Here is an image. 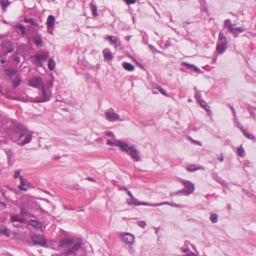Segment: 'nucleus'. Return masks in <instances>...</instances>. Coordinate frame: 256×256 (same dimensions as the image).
Returning a JSON list of instances; mask_svg holds the SVG:
<instances>
[{
	"mask_svg": "<svg viewBox=\"0 0 256 256\" xmlns=\"http://www.w3.org/2000/svg\"><path fill=\"white\" fill-rule=\"evenodd\" d=\"M228 30L230 32L232 33L234 36H236V28H234L233 26V25L232 24L231 26L228 28Z\"/></svg>",
	"mask_w": 256,
	"mask_h": 256,
	"instance_id": "nucleus-46",
	"label": "nucleus"
},
{
	"mask_svg": "<svg viewBox=\"0 0 256 256\" xmlns=\"http://www.w3.org/2000/svg\"><path fill=\"white\" fill-rule=\"evenodd\" d=\"M127 4H132L136 2V0H124Z\"/></svg>",
	"mask_w": 256,
	"mask_h": 256,
	"instance_id": "nucleus-50",
	"label": "nucleus"
},
{
	"mask_svg": "<svg viewBox=\"0 0 256 256\" xmlns=\"http://www.w3.org/2000/svg\"><path fill=\"white\" fill-rule=\"evenodd\" d=\"M128 192V195L131 198H132V197H134L133 195L132 194V192L130 191V190H128L126 191Z\"/></svg>",
	"mask_w": 256,
	"mask_h": 256,
	"instance_id": "nucleus-59",
	"label": "nucleus"
},
{
	"mask_svg": "<svg viewBox=\"0 0 256 256\" xmlns=\"http://www.w3.org/2000/svg\"><path fill=\"white\" fill-rule=\"evenodd\" d=\"M119 238H121L122 242L130 246L132 245L135 239L134 236L130 232H121L119 234Z\"/></svg>",
	"mask_w": 256,
	"mask_h": 256,
	"instance_id": "nucleus-3",
	"label": "nucleus"
},
{
	"mask_svg": "<svg viewBox=\"0 0 256 256\" xmlns=\"http://www.w3.org/2000/svg\"><path fill=\"white\" fill-rule=\"evenodd\" d=\"M6 62V60L5 58H2L0 60L1 64H4Z\"/></svg>",
	"mask_w": 256,
	"mask_h": 256,
	"instance_id": "nucleus-64",
	"label": "nucleus"
},
{
	"mask_svg": "<svg viewBox=\"0 0 256 256\" xmlns=\"http://www.w3.org/2000/svg\"><path fill=\"white\" fill-rule=\"evenodd\" d=\"M0 233L5 235L8 237L10 236V233L8 229L4 226L0 227Z\"/></svg>",
	"mask_w": 256,
	"mask_h": 256,
	"instance_id": "nucleus-31",
	"label": "nucleus"
},
{
	"mask_svg": "<svg viewBox=\"0 0 256 256\" xmlns=\"http://www.w3.org/2000/svg\"><path fill=\"white\" fill-rule=\"evenodd\" d=\"M105 115L106 120L111 122L118 120L120 117L113 110L106 112Z\"/></svg>",
	"mask_w": 256,
	"mask_h": 256,
	"instance_id": "nucleus-9",
	"label": "nucleus"
},
{
	"mask_svg": "<svg viewBox=\"0 0 256 256\" xmlns=\"http://www.w3.org/2000/svg\"><path fill=\"white\" fill-rule=\"evenodd\" d=\"M235 30H236V36H236L239 33H241L244 31V29H243L242 28H240V27L236 28Z\"/></svg>",
	"mask_w": 256,
	"mask_h": 256,
	"instance_id": "nucleus-42",
	"label": "nucleus"
},
{
	"mask_svg": "<svg viewBox=\"0 0 256 256\" xmlns=\"http://www.w3.org/2000/svg\"><path fill=\"white\" fill-rule=\"evenodd\" d=\"M128 202L129 205L134 204V206H140V203L137 199L132 197L130 200H128Z\"/></svg>",
	"mask_w": 256,
	"mask_h": 256,
	"instance_id": "nucleus-30",
	"label": "nucleus"
},
{
	"mask_svg": "<svg viewBox=\"0 0 256 256\" xmlns=\"http://www.w3.org/2000/svg\"><path fill=\"white\" fill-rule=\"evenodd\" d=\"M82 244V241H79L78 242L74 244L72 248L67 250L66 253V256H68L70 254H75L76 252L81 248Z\"/></svg>",
	"mask_w": 256,
	"mask_h": 256,
	"instance_id": "nucleus-8",
	"label": "nucleus"
},
{
	"mask_svg": "<svg viewBox=\"0 0 256 256\" xmlns=\"http://www.w3.org/2000/svg\"><path fill=\"white\" fill-rule=\"evenodd\" d=\"M186 170L188 172H194L197 170H204V168L202 166H196L195 164H190L187 167Z\"/></svg>",
	"mask_w": 256,
	"mask_h": 256,
	"instance_id": "nucleus-23",
	"label": "nucleus"
},
{
	"mask_svg": "<svg viewBox=\"0 0 256 256\" xmlns=\"http://www.w3.org/2000/svg\"><path fill=\"white\" fill-rule=\"evenodd\" d=\"M218 216L216 214H213L210 216V220L212 223H216L218 222Z\"/></svg>",
	"mask_w": 256,
	"mask_h": 256,
	"instance_id": "nucleus-35",
	"label": "nucleus"
},
{
	"mask_svg": "<svg viewBox=\"0 0 256 256\" xmlns=\"http://www.w3.org/2000/svg\"><path fill=\"white\" fill-rule=\"evenodd\" d=\"M41 90L42 97L40 102H44L48 100L52 96L50 90V89L46 88L42 86L41 88Z\"/></svg>",
	"mask_w": 256,
	"mask_h": 256,
	"instance_id": "nucleus-5",
	"label": "nucleus"
},
{
	"mask_svg": "<svg viewBox=\"0 0 256 256\" xmlns=\"http://www.w3.org/2000/svg\"><path fill=\"white\" fill-rule=\"evenodd\" d=\"M20 184L18 186V188L20 190H24V191L26 190L27 188H26L24 187V186L26 184L24 180L22 178V176H20Z\"/></svg>",
	"mask_w": 256,
	"mask_h": 256,
	"instance_id": "nucleus-28",
	"label": "nucleus"
},
{
	"mask_svg": "<svg viewBox=\"0 0 256 256\" xmlns=\"http://www.w3.org/2000/svg\"><path fill=\"white\" fill-rule=\"evenodd\" d=\"M24 21L26 23H30L31 24L34 25V26H38V23L36 22V20H34V18H25L24 19Z\"/></svg>",
	"mask_w": 256,
	"mask_h": 256,
	"instance_id": "nucleus-26",
	"label": "nucleus"
},
{
	"mask_svg": "<svg viewBox=\"0 0 256 256\" xmlns=\"http://www.w3.org/2000/svg\"><path fill=\"white\" fill-rule=\"evenodd\" d=\"M73 244L72 239L64 238L60 240V246L62 248H67L71 246Z\"/></svg>",
	"mask_w": 256,
	"mask_h": 256,
	"instance_id": "nucleus-16",
	"label": "nucleus"
},
{
	"mask_svg": "<svg viewBox=\"0 0 256 256\" xmlns=\"http://www.w3.org/2000/svg\"><path fill=\"white\" fill-rule=\"evenodd\" d=\"M32 240L34 245H40L42 246H46L47 244L44 238V237L40 235L35 234L32 237Z\"/></svg>",
	"mask_w": 256,
	"mask_h": 256,
	"instance_id": "nucleus-4",
	"label": "nucleus"
},
{
	"mask_svg": "<svg viewBox=\"0 0 256 256\" xmlns=\"http://www.w3.org/2000/svg\"><path fill=\"white\" fill-rule=\"evenodd\" d=\"M104 56L106 60H111L113 59L114 56L109 48H106L103 50Z\"/></svg>",
	"mask_w": 256,
	"mask_h": 256,
	"instance_id": "nucleus-15",
	"label": "nucleus"
},
{
	"mask_svg": "<svg viewBox=\"0 0 256 256\" xmlns=\"http://www.w3.org/2000/svg\"><path fill=\"white\" fill-rule=\"evenodd\" d=\"M200 4L204 6L206 5V1L205 0H199Z\"/></svg>",
	"mask_w": 256,
	"mask_h": 256,
	"instance_id": "nucleus-58",
	"label": "nucleus"
},
{
	"mask_svg": "<svg viewBox=\"0 0 256 256\" xmlns=\"http://www.w3.org/2000/svg\"><path fill=\"white\" fill-rule=\"evenodd\" d=\"M31 206H30L29 202H24L20 207V214L22 215H27L30 212Z\"/></svg>",
	"mask_w": 256,
	"mask_h": 256,
	"instance_id": "nucleus-13",
	"label": "nucleus"
},
{
	"mask_svg": "<svg viewBox=\"0 0 256 256\" xmlns=\"http://www.w3.org/2000/svg\"><path fill=\"white\" fill-rule=\"evenodd\" d=\"M55 22V18L52 15H50L48 16L46 20V24L48 26L49 28H52L54 27V24Z\"/></svg>",
	"mask_w": 256,
	"mask_h": 256,
	"instance_id": "nucleus-18",
	"label": "nucleus"
},
{
	"mask_svg": "<svg viewBox=\"0 0 256 256\" xmlns=\"http://www.w3.org/2000/svg\"><path fill=\"white\" fill-rule=\"evenodd\" d=\"M188 190H186V188H184V189H182V190H179V191L177 192V194H184V195H186V196H188V195H190V193H188Z\"/></svg>",
	"mask_w": 256,
	"mask_h": 256,
	"instance_id": "nucleus-40",
	"label": "nucleus"
},
{
	"mask_svg": "<svg viewBox=\"0 0 256 256\" xmlns=\"http://www.w3.org/2000/svg\"><path fill=\"white\" fill-rule=\"evenodd\" d=\"M157 89L159 90V92L165 96H168V94L161 87L158 86L157 87Z\"/></svg>",
	"mask_w": 256,
	"mask_h": 256,
	"instance_id": "nucleus-43",
	"label": "nucleus"
},
{
	"mask_svg": "<svg viewBox=\"0 0 256 256\" xmlns=\"http://www.w3.org/2000/svg\"><path fill=\"white\" fill-rule=\"evenodd\" d=\"M184 64L188 68L192 70V68H194V65L188 63H184Z\"/></svg>",
	"mask_w": 256,
	"mask_h": 256,
	"instance_id": "nucleus-55",
	"label": "nucleus"
},
{
	"mask_svg": "<svg viewBox=\"0 0 256 256\" xmlns=\"http://www.w3.org/2000/svg\"><path fill=\"white\" fill-rule=\"evenodd\" d=\"M6 204L2 202H0V210H3L4 208H6Z\"/></svg>",
	"mask_w": 256,
	"mask_h": 256,
	"instance_id": "nucleus-56",
	"label": "nucleus"
},
{
	"mask_svg": "<svg viewBox=\"0 0 256 256\" xmlns=\"http://www.w3.org/2000/svg\"><path fill=\"white\" fill-rule=\"evenodd\" d=\"M194 97L196 100H197L198 101H200L202 100L201 99V93L200 91V90H196L195 92Z\"/></svg>",
	"mask_w": 256,
	"mask_h": 256,
	"instance_id": "nucleus-38",
	"label": "nucleus"
},
{
	"mask_svg": "<svg viewBox=\"0 0 256 256\" xmlns=\"http://www.w3.org/2000/svg\"><path fill=\"white\" fill-rule=\"evenodd\" d=\"M12 140L19 145L29 143L32 140V132L22 125H18L13 130Z\"/></svg>",
	"mask_w": 256,
	"mask_h": 256,
	"instance_id": "nucleus-1",
	"label": "nucleus"
},
{
	"mask_svg": "<svg viewBox=\"0 0 256 256\" xmlns=\"http://www.w3.org/2000/svg\"><path fill=\"white\" fill-rule=\"evenodd\" d=\"M170 204L168 202H163L158 203V204H150V203L144 202H142L140 203V205L150 206H162V205H164V204Z\"/></svg>",
	"mask_w": 256,
	"mask_h": 256,
	"instance_id": "nucleus-21",
	"label": "nucleus"
},
{
	"mask_svg": "<svg viewBox=\"0 0 256 256\" xmlns=\"http://www.w3.org/2000/svg\"><path fill=\"white\" fill-rule=\"evenodd\" d=\"M0 3L4 10H6L9 4L8 0H0Z\"/></svg>",
	"mask_w": 256,
	"mask_h": 256,
	"instance_id": "nucleus-36",
	"label": "nucleus"
},
{
	"mask_svg": "<svg viewBox=\"0 0 256 256\" xmlns=\"http://www.w3.org/2000/svg\"><path fill=\"white\" fill-rule=\"evenodd\" d=\"M10 220L12 222H22V219L18 218L17 216H11Z\"/></svg>",
	"mask_w": 256,
	"mask_h": 256,
	"instance_id": "nucleus-37",
	"label": "nucleus"
},
{
	"mask_svg": "<svg viewBox=\"0 0 256 256\" xmlns=\"http://www.w3.org/2000/svg\"><path fill=\"white\" fill-rule=\"evenodd\" d=\"M14 28L18 32H20L23 36L26 34V28L24 25L21 24H16L14 26Z\"/></svg>",
	"mask_w": 256,
	"mask_h": 256,
	"instance_id": "nucleus-19",
	"label": "nucleus"
},
{
	"mask_svg": "<svg viewBox=\"0 0 256 256\" xmlns=\"http://www.w3.org/2000/svg\"><path fill=\"white\" fill-rule=\"evenodd\" d=\"M106 144L108 145H110L111 146H117V144H118V141H116V142H112L110 140H108L107 142H106Z\"/></svg>",
	"mask_w": 256,
	"mask_h": 256,
	"instance_id": "nucleus-45",
	"label": "nucleus"
},
{
	"mask_svg": "<svg viewBox=\"0 0 256 256\" xmlns=\"http://www.w3.org/2000/svg\"><path fill=\"white\" fill-rule=\"evenodd\" d=\"M2 46L3 48L7 50V52L4 54V56H6L8 54L12 52L14 50L12 44L10 41L6 40L2 43Z\"/></svg>",
	"mask_w": 256,
	"mask_h": 256,
	"instance_id": "nucleus-10",
	"label": "nucleus"
},
{
	"mask_svg": "<svg viewBox=\"0 0 256 256\" xmlns=\"http://www.w3.org/2000/svg\"><path fill=\"white\" fill-rule=\"evenodd\" d=\"M48 67L50 70H53L55 68V62L52 58L48 60Z\"/></svg>",
	"mask_w": 256,
	"mask_h": 256,
	"instance_id": "nucleus-33",
	"label": "nucleus"
},
{
	"mask_svg": "<svg viewBox=\"0 0 256 256\" xmlns=\"http://www.w3.org/2000/svg\"><path fill=\"white\" fill-rule=\"evenodd\" d=\"M28 224L36 228L40 229L42 228L41 223L36 220H30L28 221Z\"/></svg>",
	"mask_w": 256,
	"mask_h": 256,
	"instance_id": "nucleus-22",
	"label": "nucleus"
},
{
	"mask_svg": "<svg viewBox=\"0 0 256 256\" xmlns=\"http://www.w3.org/2000/svg\"><path fill=\"white\" fill-rule=\"evenodd\" d=\"M149 48L152 50L154 52H156V53H158L160 52L159 50H157L156 48H154V46H152V45H149Z\"/></svg>",
	"mask_w": 256,
	"mask_h": 256,
	"instance_id": "nucleus-52",
	"label": "nucleus"
},
{
	"mask_svg": "<svg viewBox=\"0 0 256 256\" xmlns=\"http://www.w3.org/2000/svg\"><path fill=\"white\" fill-rule=\"evenodd\" d=\"M90 10L92 13V14L94 16H97L98 15V14L97 12V7L96 5H94V4L91 2L90 4Z\"/></svg>",
	"mask_w": 256,
	"mask_h": 256,
	"instance_id": "nucleus-29",
	"label": "nucleus"
},
{
	"mask_svg": "<svg viewBox=\"0 0 256 256\" xmlns=\"http://www.w3.org/2000/svg\"><path fill=\"white\" fill-rule=\"evenodd\" d=\"M32 40L38 47L41 48L43 46V41L39 34L34 35L32 36Z\"/></svg>",
	"mask_w": 256,
	"mask_h": 256,
	"instance_id": "nucleus-14",
	"label": "nucleus"
},
{
	"mask_svg": "<svg viewBox=\"0 0 256 256\" xmlns=\"http://www.w3.org/2000/svg\"><path fill=\"white\" fill-rule=\"evenodd\" d=\"M172 41L175 42L176 40L174 39L168 40L166 41L165 46L168 47L174 45V44H173Z\"/></svg>",
	"mask_w": 256,
	"mask_h": 256,
	"instance_id": "nucleus-41",
	"label": "nucleus"
},
{
	"mask_svg": "<svg viewBox=\"0 0 256 256\" xmlns=\"http://www.w3.org/2000/svg\"><path fill=\"white\" fill-rule=\"evenodd\" d=\"M182 183L186 189L188 190V193L192 194L195 190V185L192 182L188 180H182Z\"/></svg>",
	"mask_w": 256,
	"mask_h": 256,
	"instance_id": "nucleus-11",
	"label": "nucleus"
},
{
	"mask_svg": "<svg viewBox=\"0 0 256 256\" xmlns=\"http://www.w3.org/2000/svg\"><path fill=\"white\" fill-rule=\"evenodd\" d=\"M33 62L36 66H40L42 65V62L39 59L38 55L34 56L32 57Z\"/></svg>",
	"mask_w": 256,
	"mask_h": 256,
	"instance_id": "nucleus-25",
	"label": "nucleus"
},
{
	"mask_svg": "<svg viewBox=\"0 0 256 256\" xmlns=\"http://www.w3.org/2000/svg\"><path fill=\"white\" fill-rule=\"evenodd\" d=\"M52 86H53V82L50 81L48 82L47 88H46L50 89V88H52Z\"/></svg>",
	"mask_w": 256,
	"mask_h": 256,
	"instance_id": "nucleus-53",
	"label": "nucleus"
},
{
	"mask_svg": "<svg viewBox=\"0 0 256 256\" xmlns=\"http://www.w3.org/2000/svg\"><path fill=\"white\" fill-rule=\"evenodd\" d=\"M128 154L132 158L135 162H138L141 160L140 152L136 149V146L132 148L131 150L128 152Z\"/></svg>",
	"mask_w": 256,
	"mask_h": 256,
	"instance_id": "nucleus-7",
	"label": "nucleus"
},
{
	"mask_svg": "<svg viewBox=\"0 0 256 256\" xmlns=\"http://www.w3.org/2000/svg\"><path fill=\"white\" fill-rule=\"evenodd\" d=\"M237 153L238 154L240 157H243L244 156V150L242 146L237 148Z\"/></svg>",
	"mask_w": 256,
	"mask_h": 256,
	"instance_id": "nucleus-34",
	"label": "nucleus"
},
{
	"mask_svg": "<svg viewBox=\"0 0 256 256\" xmlns=\"http://www.w3.org/2000/svg\"><path fill=\"white\" fill-rule=\"evenodd\" d=\"M230 108L232 111V113H233L234 116H236V112H235L234 107L232 106H230Z\"/></svg>",
	"mask_w": 256,
	"mask_h": 256,
	"instance_id": "nucleus-60",
	"label": "nucleus"
},
{
	"mask_svg": "<svg viewBox=\"0 0 256 256\" xmlns=\"http://www.w3.org/2000/svg\"><path fill=\"white\" fill-rule=\"evenodd\" d=\"M138 225L142 228H144L146 226V223L144 221L138 222Z\"/></svg>",
	"mask_w": 256,
	"mask_h": 256,
	"instance_id": "nucleus-47",
	"label": "nucleus"
},
{
	"mask_svg": "<svg viewBox=\"0 0 256 256\" xmlns=\"http://www.w3.org/2000/svg\"><path fill=\"white\" fill-rule=\"evenodd\" d=\"M106 136H110V137H112V138H114V134L111 131H108V132H106Z\"/></svg>",
	"mask_w": 256,
	"mask_h": 256,
	"instance_id": "nucleus-49",
	"label": "nucleus"
},
{
	"mask_svg": "<svg viewBox=\"0 0 256 256\" xmlns=\"http://www.w3.org/2000/svg\"><path fill=\"white\" fill-rule=\"evenodd\" d=\"M243 192L247 195H248L249 194V192L245 189H243L242 190Z\"/></svg>",
	"mask_w": 256,
	"mask_h": 256,
	"instance_id": "nucleus-63",
	"label": "nucleus"
},
{
	"mask_svg": "<svg viewBox=\"0 0 256 256\" xmlns=\"http://www.w3.org/2000/svg\"><path fill=\"white\" fill-rule=\"evenodd\" d=\"M232 25L230 20L229 19H226L224 22V26L225 27H226L228 28L231 26Z\"/></svg>",
	"mask_w": 256,
	"mask_h": 256,
	"instance_id": "nucleus-39",
	"label": "nucleus"
},
{
	"mask_svg": "<svg viewBox=\"0 0 256 256\" xmlns=\"http://www.w3.org/2000/svg\"><path fill=\"white\" fill-rule=\"evenodd\" d=\"M41 62H45L48 57V52H41L38 54Z\"/></svg>",
	"mask_w": 256,
	"mask_h": 256,
	"instance_id": "nucleus-24",
	"label": "nucleus"
},
{
	"mask_svg": "<svg viewBox=\"0 0 256 256\" xmlns=\"http://www.w3.org/2000/svg\"><path fill=\"white\" fill-rule=\"evenodd\" d=\"M199 102V103L200 104V105L202 107V108H204V107H208V105L206 104V102L204 100H201L200 101H198Z\"/></svg>",
	"mask_w": 256,
	"mask_h": 256,
	"instance_id": "nucleus-48",
	"label": "nucleus"
},
{
	"mask_svg": "<svg viewBox=\"0 0 256 256\" xmlns=\"http://www.w3.org/2000/svg\"><path fill=\"white\" fill-rule=\"evenodd\" d=\"M114 38L112 36H109L106 38V40H108L112 44H114V47L116 48L120 46V42L116 38L114 39Z\"/></svg>",
	"mask_w": 256,
	"mask_h": 256,
	"instance_id": "nucleus-17",
	"label": "nucleus"
},
{
	"mask_svg": "<svg viewBox=\"0 0 256 256\" xmlns=\"http://www.w3.org/2000/svg\"><path fill=\"white\" fill-rule=\"evenodd\" d=\"M21 82L20 79L17 77L14 79L12 82V86L14 88H16L18 86V85L20 84Z\"/></svg>",
	"mask_w": 256,
	"mask_h": 256,
	"instance_id": "nucleus-32",
	"label": "nucleus"
},
{
	"mask_svg": "<svg viewBox=\"0 0 256 256\" xmlns=\"http://www.w3.org/2000/svg\"><path fill=\"white\" fill-rule=\"evenodd\" d=\"M192 70L200 74L202 72V71L200 70L199 68H198L197 66H194V68H192Z\"/></svg>",
	"mask_w": 256,
	"mask_h": 256,
	"instance_id": "nucleus-54",
	"label": "nucleus"
},
{
	"mask_svg": "<svg viewBox=\"0 0 256 256\" xmlns=\"http://www.w3.org/2000/svg\"><path fill=\"white\" fill-rule=\"evenodd\" d=\"M248 110H249V112H250V116L254 118L255 119L256 118V114H255L254 108H249Z\"/></svg>",
	"mask_w": 256,
	"mask_h": 256,
	"instance_id": "nucleus-44",
	"label": "nucleus"
},
{
	"mask_svg": "<svg viewBox=\"0 0 256 256\" xmlns=\"http://www.w3.org/2000/svg\"><path fill=\"white\" fill-rule=\"evenodd\" d=\"M228 48V43L226 38L222 32L218 34V40L216 44V51L218 54H223Z\"/></svg>",
	"mask_w": 256,
	"mask_h": 256,
	"instance_id": "nucleus-2",
	"label": "nucleus"
},
{
	"mask_svg": "<svg viewBox=\"0 0 256 256\" xmlns=\"http://www.w3.org/2000/svg\"><path fill=\"white\" fill-rule=\"evenodd\" d=\"M87 179L90 181L94 182V179L92 177H88Z\"/></svg>",
	"mask_w": 256,
	"mask_h": 256,
	"instance_id": "nucleus-61",
	"label": "nucleus"
},
{
	"mask_svg": "<svg viewBox=\"0 0 256 256\" xmlns=\"http://www.w3.org/2000/svg\"><path fill=\"white\" fill-rule=\"evenodd\" d=\"M204 108L206 112H210V106H208V107H204Z\"/></svg>",
	"mask_w": 256,
	"mask_h": 256,
	"instance_id": "nucleus-62",
	"label": "nucleus"
},
{
	"mask_svg": "<svg viewBox=\"0 0 256 256\" xmlns=\"http://www.w3.org/2000/svg\"><path fill=\"white\" fill-rule=\"evenodd\" d=\"M241 130L242 131V133L244 134L248 139H250V140H254L255 139V136L252 135V134H248L247 132V130H244L243 127H242L241 128Z\"/></svg>",
	"mask_w": 256,
	"mask_h": 256,
	"instance_id": "nucleus-27",
	"label": "nucleus"
},
{
	"mask_svg": "<svg viewBox=\"0 0 256 256\" xmlns=\"http://www.w3.org/2000/svg\"><path fill=\"white\" fill-rule=\"evenodd\" d=\"M42 84L43 81L42 78L40 76H34L28 82V85L34 88L42 86H43Z\"/></svg>",
	"mask_w": 256,
	"mask_h": 256,
	"instance_id": "nucleus-6",
	"label": "nucleus"
},
{
	"mask_svg": "<svg viewBox=\"0 0 256 256\" xmlns=\"http://www.w3.org/2000/svg\"><path fill=\"white\" fill-rule=\"evenodd\" d=\"M134 146V145L130 146L128 144L122 140H118L117 146L120 148L122 150L126 152L128 154Z\"/></svg>",
	"mask_w": 256,
	"mask_h": 256,
	"instance_id": "nucleus-12",
	"label": "nucleus"
},
{
	"mask_svg": "<svg viewBox=\"0 0 256 256\" xmlns=\"http://www.w3.org/2000/svg\"><path fill=\"white\" fill-rule=\"evenodd\" d=\"M181 250L184 253H186L188 252H189V251H190V250L188 248H182Z\"/></svg>",
	"mask_w": 256,
	"mask_h": 256,
	"instance_id": "nucleus-57",
	"label": "nucleus"
},
{
	"mask_svg": "<svg viewBox=\"0 0 256 256\" xmlns=\"http://www.w3.org/2000/svg\"><path fill=\"white\" fill-rule=\"evenodd\" d=\"M20 176H20V170H16L14 172V178H20Z\"/></svg>",
	"mask_w": 256,
	"mask_h": 256,
	"instance_id": "nucleus-51",
	"label": "nucleus"
},
{
	"mask_svg": "<svg viewBox=\"0 0 256 256\" xmlns=\"http://www.w3.org/2000/svg\"><path fill=\"white\" fill-rule=\"evenodd\" d=\"M122 66L123 68L127 71L132 72L134 70V66L128 62H124L122 64Z\"/></svg>",
	"mask_w": 256,
	"mask_h": 256,
	"instance_id": "nucleus-20",
	"label": "nucleus"
}]
</instances>
